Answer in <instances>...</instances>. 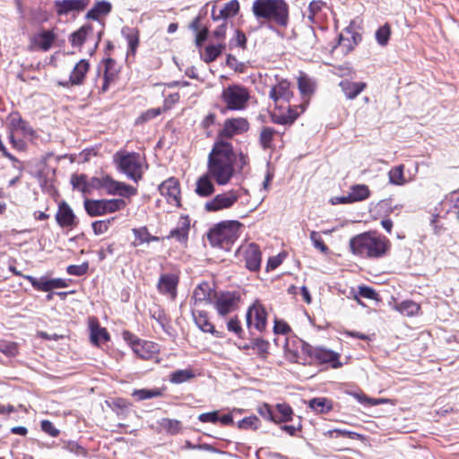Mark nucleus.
I'll return each mask as SVG.
<instances>
[{
    "label": "nucleus",
    "instance_id": "f257e3e1",
    "mask_svg": "<svg viewBox=\"0 0 459 459\" xmlns=\"http://www.w3.org/2000/svg\"><path fill=\"white\" fill-rule=\"evenodd\" d=\"M235 160L231 143L218 139L208 155L207 172L219 186H225L235 174Z\"/></svg>",
    "mask_w": 459,
    "mask_h": 459
},
{
    "label": "nucleus",
    "instance_id": "f03ea898",
    "mask_svg": "<svg viewBox=\"0 0 459 459\" xmlns=\"http://www.w3.org/2000/svg\"><path fill=\"white\" fill-rule=\"evenodd\" d=\"M389 240L374 232L359 234L350 240L352 254L361 257L378 258L385 255L389 249Z\"/></svg>",
    "mask_w": 459,
    "mask_h": 459
},
{
    "label": "nucleus",
    "instance_id": "7ed1b4c3",
    "mask_svg": "<svg viewBox=\"0 0 459 459\" xmlns=\"http://www.w3.org/2000/svg\"><path fill=\"white\" fill-rule=\"evenodd\" d=\"M253 13L258 19L274 21L278 24L286 25L288 10L282 0H256L253 4Z\"/></svg>",
    "mask_w": 459,
    "mask_h": 459
},
{
    "label": "nucleus",
    "instance_id": "20e7f679",
    "mask_svg": "<svg viewBox=\"0 0 459 459\" xmlns=\"http://www.w3.org/2000/svg\"><path fill=\"white\" fill-rule=\"evenodd\" d=\"M241 227L238 221L221 222L209 231L208 239L214 247L228 248L239 237Z\"/></svg>",
    "mask_w": 459,
    "mask_h": 459
},
{
    "label": "nucleus",
    "instance_id": "39448f33",
    "mask_svg": "<svg viewBox=\"0 0 459 459\" xmlns=\"http://www.w3.org/2000/svg\"><path fill=\"white\" fill-rule=\"evenodd\" d=\"M114 160L118 169L129 178L137 182L142 178L143 169L140 154L120 151L115 154Z\"/></svg>",
    "mask_w": 459,
    "mask_h": 459
},
{
    "label": "nucleus",
    "instance_id": "423d86ee",
    "mask_svg": "<svg viewBox=\"0 0 459 459\" xmlns=\"http://www.w3.org/2000/svg\"><path fill=\"white\" fill-rule=\"evenodd\" d=\"M292 96L290 83L285 79L276 78V83L272 86L269 91V97L273 101L275 108L288 110L289 115H299V110L292 109L289 103Z\"/></svg>",
    "mask_w": 459,
    "mask_h": 459
},
{
    "label": "nucleus",
    "instance_id": "0eeeda50",
    "mask_svg": "<svg viewBox=\"0 0 459 459\" xmlns=\"http://www.w3.org/2000/svg\"><path fill=\"white\" fill-rule=\"evenodd\" d=\"M221 99L230 110L240 111L247 106L250 93L242 85L231 84L223 89Z\"/></svg>",
    "mask_w": 459,
    "mask_h": 459
},
{
    "label": "nucleus",
    "instance_id": "6e6552de",
    "mask_svg": "<svg viewBox=\"0 0 459 459\" xmlns=\"http://www.w3.org/2000/svg\"><path fill=\"white\" fill-rule=\"evenodd\" d=\"M311 346L301 339L291 336L285 339L284 356L290 361L300 364L308 363Z\"/></svg>",
    "mask_w": 459,
    "mask_h": 459
},
{
    "label": "nucleus",
    "instance_id": "1a4fd4ad",
    "mask_svg": "<svg viewBox=\"0 0 459 459\" xmlns=\"http://www.w3.org/2000/svg\"><path fill=\"white\" fill-rule=\"evenodd\" d=\"M212 302L218 315L225 316L238 308L240 294L237 291L216 293Z\"/></svg>",
    "mask_w": 459,
    "mask_h": 459
},
{
    "label": "nucleus",
    "instance_id": "9d476101",
    "mask_svg": "<svg viewBox=\"0 0 459 459\" xmlns=\"http://www.w3.org/2000/svg\"><path fill=\"white\" fill-rule=\"evenodd\" d=\"M125 339L130 343L134 352L141 359H152L159 351V345L155 342L139 340L128 332L124 333Z\"/></svg>",
    "mask_w": 459,
    "mask_h": 459
},
{
    "label": "nucleus",
    "instance_id": "9b49d317",
    "mask_svg": "<svg viewBox=\"0 0 459 459\" xmlns=\"http://www.w3.org/2000/svg\"><path fill=\"white\" fill-rule=\"evenodd\" d=\"M159 191L164 197L167 204L172 208H178L181 205L180 185L177 178H169L159 186Z\"/></svg>",
    "mask_w": 459,
    "mask_h": 459
},
{
    "label": "nucleus",
    "instance_id": "f8f14e48",
    "mask_svg": "<svg viewBox=\"0 0 459 459\" xmlns=\"http://www.w3.org/2000/svg\"><path fill=\"white\" fill-rule=\"evenodd\" d=\"M239 194L237 190H229L221 194H218L212 200L204 204V208L208 212H219L231 208L238 200Z\"/></svg>",
    "mask_w": 459,
    "mask_h": 459
},
{
    "label": "nucleus",
    "instance_id": "ddd939ff",
    "mask_svg": "<svg viewBox=\"0 0 459 459\" xmlns=\"http://www.w3.org/2000/svg\"><path fill=\"white\" fill-rule=\"evenodd\" d=\"M246 320L248 328L254 327L259 332L266 328L267 312L258 300H255L252 306L248 307Z\"/></svg>",
    "mask_w": 459,
    "mask_h": 459
},
{
    "label": "nucleus",
    "instance_id": "4468645a",
    "mask_svg": "<svg viewBox=\"0 0 459 459\" xmlns=\"http://www.w3.org/2000/svg\"><path fill=\"white\" fill-rule=\"evenodd\" d=\"M239 255L245 261L246 267L249 271H258L261 266L262 253L259 247L255 243L243 245L238 249Z\"/></svg>",
    "mask_w": 459,
    "mask_h": 459
},
{
    "label": "nucleus",
    "instance_id": "2eb2a0df",
    "mask_svg": "<svg viewBox=\"0 0 459 459\" xmlns=\"http://www.w3.org/2000/svg\"><path fill=\"white\" fill-rule=\"evenodd\" d=\"M298 88L299 91V93L302 97V103L299 106V112L303 113L306 110V108L308 104V100L311 98V96L314 94L316 83V82L308 77L305 73L300 72L298 78Z\"/></svg>",
    "mask_w": 459,
    "mask_h": 459
},
{
    "label": "nucleus",
    "instance_id": "dca6fc26",
    "mask_svg": "<svg viewBox=\"0 0 459 459\" xmlns=\"http://www.w3.org/2000/svg\"><path fill=\"white\" fill-rule=\"evenodd\" d=\"M370 195V190L367 185L358 184L350 188L346 195L335 197L333 204H353L368 199Z\"/></svg>",
    "mask_w": 459,
    "mask_h": 459
},
{
    "label": "nucleus",
    "instance_id": "f3484780",
    "mask_svg": "<svg viewBox=\"0 0 459 459\" xmlns=\"http://www.w3.org/2000/svg\"><path fill=\"white\" fill-rule=\"evenodd\" d=\"M102 188L108 195H119L121 196L129 197L136 194V188L114 180L110 177H102Z\"/></svg>",
    "mask_w": 459,
    "mask_h": 459
},
{
    "label": "nucleus",
    "instance_id": "a211bd4d",
    "mask_svg": "<svg viewBox=\"0 0 459 459\" xmlns=\"http://www.w3.org/2000/svg\"><path fill=\"white\" fill-rule=\"evenodd\" d=\"M56 35L52 30H41L30 38L31 50L48 51L52 47Z\"/></svg>",
    "mask_w": 459,
    "mask_h": 459
},
{
    "label": "nucleus",
    "instance_id": "6ab92c4d",
    "mask_svg": "<svg viewBox=\"0 0 459 459\" xmlns=\"http://www.w3.org/2000/svg\"><path fill=\"white\" fill-rule=\"evenodd\" d=\"M309 359H315L320 363H331L333 368L342 367V363L339 361V354L331 350L324 348L311 347V353Z\"/></svg>",
    "mask_w": 459,
    "mask_h": 459
},
{
    "label": "nucleus",
    "instance_id": "aec40b11",
    "mask_svg": "<svg viewBox=\"0 0 459 459\" xmlns=\"http://www.w3.org/2000/svg\"><path fill=\"white\" fill-rule=\"evenodd\" d=\"M178 283V277L176 274L167 273L160 275L157 287L160 293L168 295L173 299L177 296Z\"/></svg>",
    "mask_w": 459,
    "mask_h": 459
},
{
    "label": "nucleus",
    "instance_id": "412c9836",
    "mask_svg": "<svg viewBox=\"0 0 459 459\" xmlns=\"http://www.w3.org/2000/svg\"><path fill=\"white\" fill-rule=\"evenodd\" d=\"M248 129V123L244 117L228 119L220 136L231 137L235 134L246 132Z\"/></svg>",
    "mask_w": 459,
    "mask_h": 459
},
{
    "label": "nucleus",
    "instance_id": "4be33fe9",
    "mask_svg": "<svg viewBox=\"0 0 459 459\" xmlns=\"http://www.w3.org/2000/svg\"><path fill=\"white\" fill-rule=\"evenodd\" d=\"M56 220L58 225L63 228H74L77 224L76 217L72 208L65 202H62L59 204Z\"/></svg>",
    "mask_w": 459,
    "mask_h": 459
},
{
    "label": "nucleus",
    "instance_id": "5701e85b",
    "mask_svg": "<svg viewBox=\"0 0 459 459\" xmlns=\"http://www.w3.org/2000/svg\"><path fill=\"white\" fill-rule=\"evenodd\" d=\"M215 294L216 292L211 287V285L206 281H203L199 285H197V287L194 290V303L195 305L202 303L210 304L213 301Z\"/></svg>",
    "mask_w": 459,
    "mask_h": 459
},
{
    "label": "nucleus",
    "instance_id": "b1692460",
    "mask_svg": "<svg viewBox=\"0 0 459 459\" xmlns=\"http://www.w3.org/2000/svg\"><path fill=\"white\" fill-rule=\"evenodd\" d=\"M88 3V0H57L55 2V6L57 14L63 15L71 12L82 11L87 6Z\"/></svg>",
    "mask_w": 459,
    "mask_h": 459
},
{
    "label": "nucleus",
    "instance_id": "393cba45",
    "mask_svg": "<svg viewBox=\"0 0 459 459\" xmlns=\"http://www.w3.org/2000/svg\"><path fill=\"white\" fill-rule=\"evenodd\" d=\"M239 11V3L238 0H230L225 5L220 9L216 10V6L213 5L212 9V18L213 21H219L222 19L226 21L228 18L236 15Z\"/></svg>",
    "mask_w": 459,
    "mask_h": 459
},
{
    "label": "nucleus",
    "instance_id": "a878e982",
    "mask_svg": "<svg viewBox=\"0 0 459 459\" xmlns=\"http://www.w3.org/2000/svg\"><path fill=\"white\" fill-rule=\"evenodd\" d=\"M212 180H213V178L208 172L201 176L195 183V193L202 197H207L212 195L215 191V187Z\"/></svg>",
    "mask_w": 459,
    "mask_h": 459
},
{
    "label": "nucleus",
    "instance_id": "bb28decb",
    "mask_svg": "<svg viewBox=\"0 0 459 459\" xmlns=\"http://www.w3.org/2000/svg\"><path fill=\"white\" fill-rule=\"evenodd\" d=\"M12 134L14 136H22L30 139L33 137L34 131L22 117H17L12 121Z\"/></svg>",
    "mask_w": 459,
    "mask_h": 459
},
{
    "label": "nucleus",
    "instance_id": "cd10ccee",
    "mask_svg": "<svg viewBox=\"0 0 459 459\" xmlns=\"http://www.w3.org/2000/svg\"><path fill=\"white\" fill-rule=\"evenodd\" d=\"M90 64L86 59H81L74 67L70 74L69 82L73 85L82 84L83 79L89 71Z\"/></svg>",
    "mask_w": 459,
    "mask_h": 459
},
{
    "label": "nucleus",
    "instance_id": "c85d7f7f",
    "mask_svg": "<svg viewBox=\"0 0 459 459\" xmlns=\"http://www.w3.org/2000/svg\"><path fill=\"white\" fill-rule=\"evenodd\" d=\"M89 326L91 331V340L94 344L99 345L109 340L108 331L105 328L100 327L96 319H90Z\"/></svg>",
    "mask_w": 459,
    "mask_h": 459
},
{
    "label": "nucleus",
    "instance_id": "c756f323",
    "mask_svg": "<svg viewBox=\"0 0 459 459\" xmlns=\"http://www.w3.org/2000/svg\"><path fill=\"white\" fill-rule=\"evenodd\" d=\"M192 314L196 326L201 331L212 334L216 333L214 325L209 320L207 312L202 310H193Z\"/></svg>",
    "mask_w": 459,
    "mask_h": 459
},
{
    "label": "nucleus",
    "instance_id": "7c9ffc66",
    "mask_svg": "<svg viewBox=\"0 0 459 459\" xmlns=\"http://www.w3.org/2000/svg\"><path fill=\"white\" fill-rule=\"evenodd\" d=\"M340 87L348 99L356 98L365 88L366 83L362 82L342 81Z\"/></svg>",
    "mask_w": 459,
    "mask_h": 459
},
{
    "label": "nucleus",
    "instance_id": "2f4dec72",
    "mask_svg": "<svg viewBox=\"0 0 459 459\" xmlns=\"http://www.w3.org/2000/svg\"><path fill=\"white\" fill-rule=\"evenodd\" d=\"M84 208L87 213L91 217L105 215L107 214L106 199H86L84 201Z\"/></svg>",
    "mask_w": 459,
    "mask_h": 459
},
{
    "label": "nucleus",
    "instance_id": "473e14b6",
    "mask_svg": "<svg viewBox=\"0 0 459 459\" xmlns=\"http://www.w3.org/2000/svg\"><path fill=\"white\" fill-rule=\"evenodd\" d=\"M190 224L186 217H181L176 229L172 230L168 236L169 238H176L179 242H185L187 239Z\"/></svg>",
    "mask_w": 459,
    "mask_h": 459
},
{
    "label": "nucleus",
    "instance_id": "72a5a7b5",
    "mask_svg": "<svg viewBox=\"0 0 459 459\" xmlns=\"http://www.w3.org/2000/svg\"><path fill=\"white\" fill-rule=\"evenodd\" d=\"M225 47L226 46L223 42L206 46L204 52L201 53L202 60L207 64L213 62L222 53Z\"/></svg>",
    "mask_w": 459,
    "mask_h": 459
},
{
    "label": "nucleus",
    "instance_id": "f704fd0d",
    "mask_svg": "<svg viewBox=\"0 0 459 459\" xmlns=\"http://www.w3.org/2000/svg\"><path fill=\"white\" fill-rule=\"evenodd\" d=\"M275 409L276 413H274V423L288 422L292 420L294 412L289 404L285 403H277Z\"/></svg>",
    "mask_w": 459,
    "mask_h": 459
},
{
    "label": "nucleus",
    "instance_id": "c9c22d12",
    "mask_svg": "<svg viewBox=\"0 0 459 459\" xmlns=\"http://www.w3.org/2000/svg\"><path fill=\"white\" fill-rule=\"evenodd\" d=\"M308 406L317 413H327L333 410V402L325 397H316L308 402Z\"/></svg>",
    "mask_w": 459,
    "mask_h": 459
},
{
    "label": "nucleus",
    "instance_id": "e433bc0d",
    "mask_svg": "<svg viewBox=\"0 0 459 459\" xmlns=\"http://www.w3.org/2000/svg\"><path fill=\"white\" fill-rule=\"evenodd\" d=\"M394 309L405 316H414L418 315L420 307L412 300H403L395 304Z\"/></svg>",
    "mask_w": 459,
    "mask_h": 459
},
{
    "label": "nucleus",
    "instance_id": "4c0bfd02",
    "mask_svg": "<svg viewBox=\"0 0 459 459\" xmlns=\"http://www.w3.org/2000/svg\"><path fill=\"white\" fill-rule=\"evenodd\" d=\"M116 62L108 58L105 61V71L102 78L101 91L105 92L108 91L110 81H113L116 76Z\"/></svg>",
    "mask_w": 459,
    "mask_h": 459
},
{
    "label": "nucleus",
    "instance_id": "58836bf2",
    "mask_svg": "<svg viewBox=\"0 0 459 459\" xmlns=\"http://www.w3.org/2000/svg\"><path fill=\"white\" fill-rule=\"evenodd\" d=\"M195 376V375L191 368L178 369L170 373L169 381L173 384L178 385L191 380Z\"/></svg>",
    "mask_w": 459,
    "mask_h": 459
},
{
    "label": "nucleus",
    "instance_id": "ea45409f",
    "mask_svg": "<svg viewBox=\"0 0 459 459\" xmlns=\"http://www.w3.org/2000/svg\"><path fill=\"white\" fill-rule=\"evenodd\" d=\"M163 394V390L160 388L152 389H134L132 393V396L137 401H143L152 398L160 397Z\"/></svg>",
    "mask_w": 459,
    "mask_h": 459
},
{
    "label": "nucleus",
    "instance_id": "a19ab883",
    "mask_svg": "<svg viewBox=\"0 0 459 459\" xmlns=\"http://www.w3.org/2000/svg\"><path fill=\"white\" fill-rule=\"evenodd\" d=\"M404 166L398 165L392 168L388 172L389 182L392 185L395 186H403L407 183V180L404 178Z\"/></svg>",
    "mask_w": 459,
    "mask_h": 459
},
{
    "label": "nucleus",
    "instance_id": "79ce46f5",
    "mask_svg": "<svg viewBox=\"0 0 459 459\" xmlns=\"http://www.w3.org/2000/svg\"><path fill=\"white\" fill-rule=\"evenodd\" d=\"M161 430L169 434L176 435L181 430V422L178 420L163 418L158 421Z\"/></svg>",
    "mask_w": 459,
    "mask_h": 459
},
{
    "label": "nucleus",
    "instance_id": "37998d69",
    "mask_svg": "<svg viewBox=\"0 0 459 459\" xmlns=\"http://www.w3.org/2000/svg\"><path fill=\"white\" fill-rule=\"evenodd\" d=\"M111 4L108 1H99L87 13L88 18L97 20L100 14H108L111 11Z\"/></svg>",
    "mask_w": 459,
    "mask_h": 459
},
{
    "label": "nucleus",
    "instance_id": "c03bdc74",
    "mask_svg": "<svg viewBox=\"0 0 459 459\" xmlns=\"http://www.w3.org/2000/svg\"><path fill=\"white\" fill-rule=\"evenodd\" d=\"M26 280H28L32 287L39 291H49L52 290L51 288V280L48 278L47 276H42L39 279L31 276V275H26L24 276Z\"/></svg>",
    "mask_w": 459,
    "mask_h": 459
},
{
    "label": "nucleus",
    "instance_id": "a18cd8bd",
    "mask_svg": "<svg viewBox=\"0 0 459 459\" xmlns=\"http://www.w3.org/2000/svg\"><path fill=\"white\" fill-rule=\"evenodd\" d=\"M133 233L135 237L136 241H138V245L159 241L160 239L158 237L152 236L146 227L134 229Z\"/></svg>",
    "mask_w": 459,
    "mask_h": 459
},
{
    "label": "nucleus",
    "instance_id": "49530a36",
    "mask_svg": "<svg viewBox=\"0 0 459 459\" xmlns=\"http://www.w3.org/2000/svg\"><path fill=\"white\" fill-rule=\"evenodd\" d=\"M71 184L74 188H76L82 193H90V185L87 182V177L83 174L73 175L71 178Z\"/></svg>",
    "mask_w": 459,
    "mask_h": 459
},
{
    "label": "nucleus",
    "instance_id": "de8ad7c7",
    "mask_svg": "<svg viewBox=\"0 0 459 459\" xmlns=\"http://www.w3.org/2000/svg\"><path fill=\"white\" fill-rule=\"evenodd\" d=\"M390 35V26L388 24H385L376 31V40L380 46H385L388 43Z\"/></svg>",
    "mask_w": 459,
    "mask_h": 459
},
{
    "label": "nucleus",
    "instance_id": "09e8293b",
    "mask_svg": "<svg viewBox=\"0 0 459 459\" xmlns=\"http://www.w3.org/2000/svg\"><path fill=\"white\" fill-rule=\"evenodd\" d=\"M260 426V420L256 416H249L242 419L238 422L240 429H257Z\"/></svg>",
    "mask_w": 459,
    "mask_h": 459
},
{
    "label": "nucleus",
    "instance_id": "8fccbe9b",
    "mask_svg": "<svg viewBox=\"0 0 459 459\" xmlns=\"http://www.w3.org/2000/svg\"><path fill=\"white\" fill-rule=\"evenodd\" d=\"M275 131L270 127H265L261 131L260 134V143L263 149L272 148V141L273 139V135Z\"/></svg>",
    "mask_w": 459,
    "mask_h": 459
},
{
    "label": "nucleus",
    "instance_id": "3c124183",
    "mask_svg": "<svg viewBox=\"0 0 459 459\" xmlns=\"http://www.w3.org/2000/svg\"><path fill=\"white\" fill-rule=\"evenodd\" d=\"M309 238L316 249H318L323 254H327L329 251L328 247L325 244L320 234L315 230H312L309 234Z\"/></svg>",
    "mask_w": 459,
    "mask_h": 459
},
{
    "label": "nucleus",
    "instance_id": "603ef678",
    "mask_svg": "<svg viewBox=\"0 0 459 459\" xmlns=\"http://www.w3.org/2000/svg\"><path fill=\"white\" fill-rule=\"evenodd\" d=\"M126 206V203L123 199H106L107 214L123 210Z\"/></svg>",
    "mask_w": 459,
    "mask_h": 459
},
{
    "label": "nucleus",
    "instance_id": "864d4df0",
    "mask_svg": "<svg viewBox=\"0 0 459 459\" xmlns=\"http://www.w3.org/2000/svg\"><path fill=\"white\" fill-rule=\"evenodd\" d=\"M129 49L132 53L136 51L139 45V31L135 29H131L126 36Z\"/></svg>",
    "mask_w": 459,
    "mask_h": 459
},
{
    "label": "nucleus",
    "instance_id": "5fc2aeb1",
    "mask_svg": "<svg viewBox=\"0 0 459 459\" xmlns=\"http://www.w3.org/2000/svg\"><path fill=\"white\" fill-rule=\"evenodd\" d=\"M114 219L102 220L92 222L91 227L94 234L97 236L105 234L108 230L110 223Z\"/></svg>",
    "mask_w": 459,
    "mask_h": 459
},
{
    "label": "nucleus",
    "instance_id": "6e6d98bb",
    "mask_svg": "<svg viewBox=\"0 0 459 459\" xmlns=\"http://www.w3.org/2000/svg\"><path fill=\"white\" fill-rule=\"evenodd\" d=\"M87 29L81 28L77 31L74 32L71 36V43L73 46H81L86 39Z\"/></svg>",
    "mask_w": 459,
    "mask_h": 459
},
{
    "label": "nucleus",
    "instance_id": "4d7b16f0",
    "mask_svg": "<svg viewBox=\"0 0 459 459\" xmlns=\"http://www.w3.org/2000/svg\"><path fill=\"white\" fill-rule=\"evenodd\" d=\"M257 411L264 420L274 422V412L267 403L259 405Z\"/></svg>",
    "mask_w": 459,
    "mask_h": 459
},
{
    "label": "nucleus",
    "instance_id": "13d9d810",
    "mask_svg": "<svg viewBox=\"0 0 459 459\" xmlns=\"http://www.w3.org/2000/svg\"><path fill=\"white\" fill-rule=\"evenodd\" d=\"M305 43L300 46L301 50L307 51L309 48H313L316 42V36L314 30H309L305 35Z\"/></svg>",
    "mask_w": 459,
    "mask_h": 459
},
{
    "label": "nucleus",
    "instance_id": "bf43d9fd",
    "mask_svg": "<svg viewBox=\"0 0 459 459\" xmlns=\"http://www.w3.org/2000/svg\"><path fill=\"white\" fill-rule=\"evenodd\" d=\"M253 349L256 350L259 355L265 356L268 353L269 342L263 339H255L253 342Z\"/></svg>",
    "mask_w": 459,
    "mask_h": 459
},
{
    "label": "nucleus",
    "instance_id": "052dcab7",
    "mask_svg": "<svg viewBox=\"0 0 459 459\" xmlns=\"http://www.w3.org/2000/svg\"><path fill=\"white\" fill-rule=\"evenodd\" d=\"M324 3L321 1H312L308 6L307 18L310 22H314L316 14L321 11Z\"/></svg>",
    "mask_w": 459,
    "mask_h": 459
},
{
    "label": "nucleus",
    "instance_id": "680f3d73",
    "mask_svg": "<svg viewBox=\"0 0 459 459\" xmlns=\"http://www.w3.org/2000/svg\"><path fill=\"white\" fill-rule=\"evenodd\" d=\"M283 259L284 255L281 254L269 257L266 264V271L269 272L276 269L283 262Z\"/></svg>",
    "mask_w": 459,
    "mask_h": 459
},
{
    "label": "nucleus",
    "instance_id": "e2e57ef3",
    "mask_svg": "<svg viewBox=\"0 0 459 459\" xmlns=\"http://www.w3.org/2000/svg\"><path fill=\"white\" fill-rule=\"evenodd\" d=\"M227 328L230 332H233L238 336H240L242 333V327L240 325V322L237 317L230 318L227 323Z\"/></svg>",
    "mask_w": 459,
    "mask_h": 459
},
{
    "label": "nucleus",
    "instance_id": "0e129e2a",
    "mask_svg": "<svg viewBox=\"0 0 459 459\" xmlns=\"http://www.w3.org/2000/svg\"><path fill=\"white\" fill-rule=\"evenodd\" d=\"M359 294L368 299H377L378 294L374 289L368 286H361L359 288Z\"/></svg>",
    "mask_w": 459,
    "mask_h": 459
},
{
    "label": "nucleus",
    "instance_id": "69168bd1",
    "mask_svg": "<svg viewBox=\"0 0 459 459\" xmlns=\"http://www.w3.org/2000/svg\"><path fill=\"white\" fill-rule=\"evenodd\" d=\"M88 269L87 264L81 265H69L66 269V272L70 275L81 276L83 275Z\"/></svg>",
    "mask_w": 459,
    "mask_h": 459
},
{
    "label": "nucleus",
    "instance_id": "338daca9",
    "mask_svg": "<svg viewBox=\"0 0 459 459\" xmlns=\"http://www.w3.org/2000/svg\"><path fill=\"white\" fill-rule=\"evenodd\" d=\"M198 420L202 422L216 423L217 421H219L218 411H214L202 413L198 416Z\"/></svg>",
    "mask_w": 459,
    "mask_h": 459
},
{
    "label": "nucleus",
    "instance_id": "774afa93",
    "mask_svg": "<svg viewBox=\"0 0 459 459\" xmlns=\"http://www.w3.org/2000/svg\"><path fill=\"white\" fill-rule=\"evenodd\" d=\"M41 429L51 437H56L59 434V430L55 428L52 422L47 420L41 421Z\"/></svg>",
    "mask_w": 459,
    "mask_h": 459
}]
</instances>
